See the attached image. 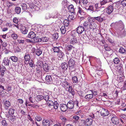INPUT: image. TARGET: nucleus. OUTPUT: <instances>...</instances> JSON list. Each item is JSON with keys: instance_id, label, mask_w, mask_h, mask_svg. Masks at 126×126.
I'll list each match as a JSON object with an SVG mask.
<instances>
[{"instance_id": "f257e3e1", "label": "nucleus", "mask_w": 126, "mask_h": 126, "mask_svg": "<svg viewBox=\"0 0 126 126\" xmlns=\"http://www.w3.org/2000/svg\"><path fill=\"white\" fill-rule=\"evenodd\" d=\"M110 26L115 28V32L117 34L118 36L120 34L122 31L124 29L125 27L123 23L121 20L115 23H112L110 24Z\"/></svg>"}, {"instance_id": "f03ea898", "label": "nucleus", "mask_w": 126, "mask_h": 126, "mask_svg": "<svg viewBox=\"0 0 126 126\" xmlns=\"http://www.w3.org/2000/svg\"><path fill=\"white\" fill-rule=\"evenodd\" d=\"M79 102L77 100L75 101L70 100L68 102L67 105L68 109L70 110L74 109L78 110L79 109Z\"/></svg>"}, {"instance_id": "7ed1b4c3", "label": "nucleus", "mask_w": 126, "mask_h": 126, "mask_svg": "<svg viewBox=\"0 0 126 126\" xmlns=\"http://www.w3.org/2000/svg\"><path fill=\"white\" fill-rule=\"evenodd\" d=\"M66 54L67 60H69L68 63L69 67L71 68H73L74 66L75 61L73 59L72 55L68 51L66 52Z\"/></svg>"}, {"instance_id": "20e7f679", "label": "nucleus", "mask_w": 126, "mask_h": 126, "mask_svg": "<svg viewBox=\"0 0 126 126\" xmlns=\"http://www.w3.org/2000/svg\"><path fill=\"white\" fill-rule=\"evenodd\" d=\"M88 21L90 22L89 28L90 29H93V30H95L97 28V25L94 22V20L91 17H89L87 18Z\"/></svg>"}, {"instance_id": "39448f33", "label": "nucleus", "mask_w": 126, "mask_h": 126, "mask_svg": "<svg viewBox=\"0 0 126 126\" xmlns=\"http://www.w3.org/2000/svg\"><path fill=\"white\" fill-rule=\"evenodd\" d=\"M46 102L48 106H53V107L55 109H57L59 107V104L57 101H55L54 103L51 100H48Z\"/></svg>"}, {"instance_id": "423d86ee", "label": "nucleus", "mask_w": 126, "mask_h": 126, "mask_svg": "<svg viewBox=\"0 0 126 126\" xmlns=\"http://www.w3.org/2000/svg\"><path fill=\"white\" fill-rule=\"evenodd\" d=\"M28 37L31 39H33L35 42L37 43V39L36 37L35 34L33 32H31L29 33Z\"/></svg>"}, {"instance_id": "0eeeda50", "label": "nucleus", "mask_w": 126, "mask_h": 126, "mask_svg": "<svg viewBox=\"0 0 126 126\" xmlns=\"http://www.w3.org/2000/svg\"><path fill=\"white\" fill-rule=\"evenodd\" d=\"M113 4H111L108 6L107 8L106 12L109 15L112 14L113 10Z\"/></svg>"}, {"instance_id": "6e6552de", "label": "nucleus", "mask_w": 126, "mask_h": 126, "mask_svg": "<svg viewBox=\"0 0 126 126\" xmlns=\"http://www.w3.org/2000/svg\"><path fill=\"white\" fill-rule=\"evenodd\" d=\"M49 40V38L46 37H42L41 38L37 39V43L41 42L42 43L47 42Z\"/></svg>"}, {"instance_id": "1a4fd4ad", "label": "nucleus", "mask_w": 126, "mask_h": 126, "mask_svg": "<svg viewBox=\"0 0 126 126\" xmlns=\"http://www.w3.org/2000/svg\"><path fill=\"white\" fill-rule=\"evenodd\" d=\"M101 114L103 116H108L109 114V112L105 108H102L101 111Z\"/></svg>"}, {"instance_id": "9d476101", "label": "nucleus", "mask_w": 126, "mask_h": 126, "mask_svg": "<svg viewBox=\"0 0 126 126\" xmlns=\"http://www.w3.org/2000/svg\"><path fill=\"white\" fill-rule=\"evenodd\" d=\"M111 121L114 125H117L119 124V121L118 119L116 116L112 117L111 119Z\"/></svg>"}, {"instance_id": "9b49d317", "label": "nucleus", "mask_w": 126, "mask_h": 126, "mask_svg": "<svg viewBox=\"0 0 126 126\" xmlns=\"http://www.w3.org/2000/svg\"><path fill=\"white\" fill-rule=\"evenodd\" d=\"M91 18H92L94 19V21L95 20H96L99 23H100L102 22L103 21L104 18V17H102L101 16L93 17H91Z\"/></svg>"}, {"instance_id": "f8f14e48", "label": "nucleus", "mask_w": 126, "mask_h": 126, "mask_svg": "<svg viewBox=\"0 0 126 126\" xmlns=\"http://www.w3.org/2000/svg\"><path fill=\"white\" fill-rule=\"evenodd\" d=\"M32 50L34 52L35 51L36 54L38 56H40L42 53V51L40 48L35 49L34 48H33Z\"/></svg>"}, {"instance_id": "ddd939ff", "label": "nucleus", "mask_w": 126, "mask_h": 126, "mask_svg": "<svg viewBox=\"0 0 126 126\" xmlns=\"http://www.w3.org/2000/svg\"><path fill=\"white\" fill-rule=\"evenodd\" d=\"M46 82L47 84H50L52 83V79L50 76L47 75L46 76Z\"/></svg>"}, {"instance_id": "4468645a", "label": "nucleus", "mask_w": 126, "mask_h": 126, "mask_svg": "<svg viewBox=\"0 0 126 126\" xmlns=\"http://www.w3.org/2000/svg\"><path fill=\"white\" fill-rule=\"evenodd\" d=\"M43 68L45 72H47L49 71L50 67L48 64L45 63L43 65Z\"/></svg>"}, {"instance_id": "2eb2a0df", "label": "nucleus", "mask_w": 126, "mask_h": 126, "mask_svg": "<svg viewBox=\"0 0 126 126\" xmlns=\"http://www.w3.org/2000/svg\"><path fill=\"white\" fill-rule=\"evenodd\" d=\"M60 107L61 111L63 112L66 111L68 109L67 105L65 104H61L60 105Z\"/></svg>"}, {"instance_id": "dca6fc26", "label": "nucleus", "mask_w": 126, "mask_h": 126, "mask_svg": "<svg viewBox=\"0 0 126 126\" xmlns=\"http://www.w3.org/2000/svg\"><path fill=\"white\" fill-rule=\"evenodd\" d=\"M94 6V7L95 8L96 12H97L99 11L101 8H104L105 7L104 6H102L100 3L96 4H95Z\"/></svg>"}, {"instance_id": "f3484780", "label": "nucleus", "mask_w": 126, "mask_h": 126, "mask_svg": "<svg viewBox=\"0 0 126 126\" xmlns=\"http://www.w3.org/2000/svg\"><path fill=\"white\" fill-rule=\"evenodd\" d=\"M84 30V29L83 27L79 26L77 28V32L78 33L80 34L82 33Z\"/></svg>"}, {"instance_id": "a211bd4d", "label": "nucleus", "mask_w": 126, "mask_h": 126, "mask_svg": "<svg viewBox=\"0 0 126 126\" xmlns=\"http://www.w3.org/2000/svg\"><path fill=\"white\" fill-rule=\"evenodd\" d=\"M10 61L7 57H5L3 59L2 64L5 66H8L9 64Z\"/></svg>"}, {"instance_id": "6ab92c4d", "label": "nucleus", "mask_w": 126, "mask_h": 126, "mask_svg": "<svg viewBox=\"0 0 126 126\" xmlns=\"http://www.w3.org/2000/svg\"><path fill=\"white\" fill-rule=\"evenodd\" d=\"M93 120L90 118H88L85 121V125L87 126H90L92 124Z\"/></svg>"}, {"instance_id": "aec40b11", "label": "nucleus", "mask_w": 126, "mask_h": 126, "mask_svg": "<svg viewBox=\"0 0 126 126\" xmlns=\"http://www.w3.org/2000/svg\"><path fill=\"white\" fill-rule=\"evenodd\" d=\"M93 96L91 94L86 95L84 97L85 100L87 101H89L93 98Z\"/></svg>"}, {"instance_id": "412c9836", "label": "nucleus", "mask_w": 126, "mask_h": 126, "mask_svg": "<svg viewBox=\"0 0 126 126\" xmlns=\"http://www.w3.org/2000/svg\"><path fill=\"white\" fill-rule=\"evenodd\" d=\"M68 8L69 11L71 13H75V9L73 5L71 4L69 5Z\"/></svg>"}, {"instance_id": "4be33fe9", "label": "nucleus", "mask_w": 126, "mask_h": 126, "mask_svg": "<svg viewBox=\"0 0 126 126\" xmlns=\"http://www.w3.org/2000/svg\"><path fill=\"white\" fill-rule=\"evenodd\" d=\"M6 69L5 67L3 66H2L0 68L1 74V76L3 77L4 76V72L6 70Z\"/></svg>"}, {"instance_id": "5701e85b", "label": "nucleus", "mask_w": 126, "mask_h": 126, "mask_svg": "<svg viewBox=\"0 0 126 126\" xmlns=\"http://www.w3.org/2000/svg\"><path fill=\"white\" fill-rule=\"evenodd\" d=\"M3 104L6 109H7L8 107H10L11 104L10 102L7 100H6L4 101L3 102Z\"/></svg>"}, {"instance_id": "b1692460", "label": "nucleus", "mask_w": 126, "mask_h": 126, "mask_svg": "<svg viewBox=\"0 0 126 126\" xmlns=\"http://www.w3.org/2000/svg\"><path fill=\"white\" fill-rule=\"evenodd\" d=\"M43 124L44 126H49L50 124V121L48 120H44L43 122Z\"/></svg>"}, {"instance_id": "393cba45", "label": "nucleus", "mask_w": 126, "mask_h": 126, "mask_svg": "<svg viewBox=\"0 0 126 126\" xmlns=\"http://www.w3.org/2000/svg\"><path fill=\"white\" fill-rule=\"evenodd\" d=\"M126 35V31L124 29L120 33V34H119L118 36L119 37H125Z\"/></svg>"}, {"instance_id": "a878e982", "label": "nucleus", "mask_w": 126, "mask_h": 126, "mask_svg": "<svg viewBox=\"0 0 126 126\" xmlns=\"http://www.w3.org/2000/svg\"><path fill=\"white\" fill-rule=\"evenodd\" d=\"M28 4L26 3H22L21 4V6L22 9L24 11H26L27 9L28 8Z\"/></svg>"}, {"instance_id": "bb28decb", "label": "nucleus", "mask_w": 126, "mask_h": 126, "mask_svg": "<svg viewBox=\"0 0 126 126\" xmlns=\"http://www.w3.org/2000/svg\"><path fill=\"white\" fill-rule=\"evenodd\" d=\"M62 85L65 89L68 88L70 85L68 82L66 81L63 82Z\"/></svg>"}, {"instance_id": "cd10ccee", "label": "nucleus", "mask_w": 126, "mask_h": 126, "mask_svg": "<svg viewBox=\"0 0 126 126\" xmlns=\"http://www.w3.org/2000/svg\"><path fill=\"white\" fill-rule=\"evenodd\" d=\"M68 67V64L64 62L62 64L61 67L63 69L66 70L67 69Z\"/></svg>"}, {"instance_id": "c85d7f7f", "label": "nucleus", "mask_w": 126, "mask_h": 126, "mask_svg": "<svg viewBox=\"0 0 126 126\" xmlns=\"http://www.w3.org/2000/svg\"><path fill=\"white\" fill-rule=\"evenodd\" d=\"M65 47V49L68 51H70L71 50L73 49L74 48V47L71 45L66 46Z\"/></svg>"}, {"instance_id": "c756f323", "label": "nucleus", "mask_w": 126, "mask_h": 126, "mask_svg": "<svg viewBox=\"0 0 126 126\" xmlns=\"http://www.w3.org/2000/svg\"><path fill=\"white\" fill-rule=\"evenodd\" d=\"M96 72L97 74L100 76L102 75L103 74L102 70L101 68L97 69L96 71Z\"/></svg>"}, {"instance_id": "7c9ffc66", "label": "nucleus", "mask_w": 126, "mask_h": 126, "mask_svg": "<svg viewBox=\"0 0 126 126\" xmlns=\"http://www.w3.org/2000/svg\"><path fill=\"white\" fill-rule=\"evenodd\" d=\"M78 13L80 15H83L84 14L83 10L80 7H78Z\"/></svg>"}, {"instance_id": "2f4dec72", "label": "nucleus", "mask_w": 126, "mask_h": 126, "mask_svg": "<svg viewBox=\"0 0 126 126\" xmlns=\"http://www.w3.org/2000/svg\"><path fill=\"white\" fill-rule=\"evenodd\" d=\"M77 41L76 38L75 37H73L71 39L70 43L72 44H74L77 43Z\"/></svg>"}, {"instance_id": "473e14b6", "label": "nucleus", "mask_w": 126, "mask_h": 126, "mask_svg": "<svg viewBox=\"0 0 126 126\" xmlns=\"http://www.w3.org/2000/svg\"><path fill=\"white\" fill-rule=\"evenodd\" d=\"M25 60V61H29L30 59V57L28 53H26L25 55L24 56Z\"/></svg>"}, {"instance_id": "72a5a7b5", "label": "nucleus", "mask_w": 126, "mask_h": 126, "mask_svg": "<svg viewBox=\"0 0 126 126\" xmlns=\"http://www.w3.org/2000/svg\"><path fill=\"white\" fill-rule=\"evenodd\" d=\"M96 65L97 67L100 68L101 66V63L99 59H97L96 60Z\"/></svg>"}, {"instance_id": "f704fd0d", "label": "nucleus", "mask_w": 126, "mask_h": 126, "mask_svg": "<svg viewBox=\"0 0 126 126\" xmlns=\"http://www.w3.org/2000/svg\"><path fill=\"white\" fill-rule=\"evenodd\" d=\"M21 11V8L19 7H16L15 9V11L17 14H19L20 13Z\"/></svg>"}, {"instance_id": "c9c22d12", "label": "nucleus", "mask_w": 126, "mask_h": 126, "mask_svg": "<svg viewBox=\"0 0 126 126\" xmlns=\"http://www.w3.org/2000/svg\"><path fill=\"white\" fill-rule=\"evenodd\" d=\"M45 93V94H44V96H43V97H44L43 99H44L46 102H47V101L48 100L49 97L48 94L46 93Z\"/></svg>"}, {"instance_id": "e433bc0d", "label": "nucleus", "mask_w": 126, "mask_h": 126, "mask_svg": "<svg viewBox=\"0 0 126 126\" xmlns=\"http://www.w3.org/2000/svg\"><path fill=\"white\" fill-rule=\"evenodd\" d=\"M10 58L11 60L13 62H16L18 61V58L15 56H11Z\"/></svg>"}, {"instance_id": "4c0bfd02", "label": "nucleus", "mask_w": 126, "mask_h": 126, "mask_svg": "<svg viewBox=\"0 0 126 126\" xmlns=\"http://www.w3.org/2000/svg\"><path fill=\"white\" fill-rule=\"evenodd\" d=\"M44 63L43 62L41 61H38L36 63V65L37 67H41Z\"/></svg>"}, {"instance_id": "58836bf2", "label": "nucleus", "mask_w": 126, "mask_h": 126, "mask_svg": "<svg viewBox=\"0 0 126 126\" xmlns=\"http://www.w3.org/2000/svg\"><path fill=\"white\" fill-rule=\"evenodd\" d=\"M125 78V76L123 75H120L118 77V81L119 82L122 81Z\"/></svg>"}, {"instance_id": "ea45409f", "label": "nucleus", "mask_w": 126, "mask_h": 126, "mask_svg": "<svg viewBox=\"0 0 126 126\" xmlns=\"http://www.w3.org/2000/svg\"><path fill=\"white\" fill-rule=\"evenodd\" d=\"M120 59L118 57H115L113 60V62L115 64H118L120 63Z\"/></svg>"}, {"instance_id": "a19ab883", "label": "nucleus", "mask_w": 126, "mask_h": 126, "mask_svg": "<svg viewBox=\"0 0 126 126\" xmlns=\"http://www.w3.org/2000/svg\"><path fill=\"white\" fill-rule=\"evenodd\" d=\"M69 20H68V19H65L64 20L63 23L65 26L67 27L69 25Z\"/></svg>"}, {"instance_id": "79ce46f5", "label": "nucleus", "mask_w": 126, "mask_h": 126, "mask_svg": "<svg viewBox=\"0 0 126 126\" xmlns=\"http://www.w3.org/2000/svg\"><path fill=\"white\" fill-rule=\"evenodd\" d=\"M109 2V0H102L101 1L100 4L101 6H103V5Z\"/></svg>"}, {"instance_id": "37998d69", "label": "nucleus", "mask_w": 126, "mask_h": 126, "mask_svg": "<svg viewBox=\"0 0 126 126\" xmlns=\"http://www.w3.org/2000/svg\"><path fill=\"white\" fill-rule=\"evenodd\" d=\"M64 55V54L62 51L61 50L58 52V56L60 58H62Z\"/></svg>"}, {"instance_id": "c03bdc74", "label": "nucleus", "mask_w": 126, "mask_h": 126, "mask_svg": "<svg viewBox=\"0 0 126 126\" xmlns=\"http://www.w3.org/2000/svg\"><path fill=\"white\" fill-rule=\"evenodd\" d=\"M60 29L62 33L64 34L66 32V29L65 26H62Z\"/></svg>"}, {"instance_id": "a18cd8bd", "label": "nucleus", "mask_w": 126, "mask_h": 126, "mask_svg": "<svg viewBox=\"0 0 126 126\" xmlns=\"http://www.w3.org/2000/svg\"><path fill=\"white\" fill-rule=\"evenodd\" d=\"M75 19V18L74 16L72 15H70L68 16V20L69 21L71 20H73Z\"/></svg>"}, {"instance_id": "49530a36", "label": "nucleus", "mask_w": 126, "mask_h": 126, "mask_svg": "<svg viewBox=\"0 0 126 126\" xmlns=\"http://www.w3.org/2000/svg\"><path fill=\"white\" fill-rule=\"evenodd\" d=\"M90 23L89 21L84 22L83 23V25L84 27L85 28H87L90 25Z\"/></svg>"}, {"instance_id": "de8ad7c7", "label": "nucleus", "mask_w": 126, "mask_h": 126, "mask_svg": "<svg viewBox=\"0 0 126 126\" xmlns=\"http://www.w3.org/2000/svg\"><path fill=\"white\" fill-rule=\"evenodd\" d=\"M11 36L14 40L16 39L18 37V36L15 33H12L11 34Z\"/></svg>"}, {"instance_id": "09e8293b", "label": "nucleus", "mask_w": 126, "mask_h": 126, "mask_svg": "<svg viewBox=\"0 0 126 126\" xmlns=\"http://www.w3.org/2000/svg\"><path fill=\"white\" fill-rule=\"evenodd\" d=\"M121 4L124 7L126 6V0H122L120 1Z\"/></svg>"}, {"instance_id": "8fccbe9b", "label": "nucleus", "mask_w": 126, "mask_h": 126, "mask_svg": "<svg viewBox=\"0 0 126 126\" xmlns=\"http://www.w3.org/2000/svg\"><path fill=\"white\" fill-rule=\"evenodd\" d=\"M87 10H91L94 12H96V10H95V8L94 7V6H93V5L90 6L89 8L87 9Z\"/></svg>"}, {"instance_id": "3c124183", "label": "nucleus", "mask_w": 126, "mask_h": 126, "mask_svg": "<svg viewBox=\"0 0 126 126\" xmlns=\"http://www.w3.org/2000/svg\"><path fill=\"white\" fill-rule=\"evenodd\" d=\"M54 52H58L59 51V48L57 47H55L52 48Z\"/></svg>"}, {"instance_id": "603ef678", "label": "nucleus", "mask_w": 126, "mask_h": 126, "mask_svg": "<svg viewBox=\"0 0 126 126\" xmlns=\"http://www.w3.org/2000/svg\"><path fill=\"white\" fill-rule=\"evenodd\" d=\"M72 80L73 83H76L78 81V79L76 76H74L72 78Z\"/></svg>"}, {"instance_id": "864d4df0", "label": "nucleus", "mask_w": 126, "mask_h": 126, "mask_svg": "<svg viewBox=\"0 0 126 126\" xmlns=\"http://www.w3.org/2000/svg\"><path fill=\"white\" fill-rule=\"evenodd\" d=\"M36 98L39 101L43 99L44 97L42 95H38L37 96Z\"/></svg>"}, {"instance_id": "5fc2aeb1", "label": "nucleus", "mask_w": 126, "mask_h": 126, "mask_svg": "<svg viewBox=\"0 0 126 126\" xmlns=\"http://www.w3.org/2000/svg\"><path fill=\"white\" fill-rule=\"evenodd\" d=\"M53 38L55 40L57 39L59 37L58 33H55L53 35Z\"/></svg>"}, {"instance_id": "6e6d98bb", "label": "nucleus", "mask_w": 126, "mask_h": 126, "mask_svg": "<svg viewBox=\"0 0 126 126\" xmlns=\"http://www.w3.org/2000/svg\"><path fill=\"white\" fill-rule=\"evenodd\" d=\"M14 113V110L13 109L11 108L9 109V113L10 115L13 114Z\"/></svg>"}, {"instance_id": "4d7b16f0", "label": "nucleus", "mask_w": 126, "mask_h": 126, "mask_svg": "<svg viewBox=\"0 0 126 126\" xmlns=\"http://www.w3.org/2000/svg\"><path fill=\"white\" fill-rule=\"evenodd\" d=\"M6 4L7 6L9 7H11L13 5H15L14 3L10 2H7Z\"/></svg>"}, {"instance_id": "13d9d810", "label": "nucleus", "mask_w": 126, "mask_h": 126, "mask_svg": "<svg viewBox=\"0 0 126 126\" xmlns=\"http://www.w3.org/2000/svg\"><path fill=\"white\" fill-rule=\"evenodd\" d=\"M21 32L23 34H25L27 33L28 30L26 29L25 27H24V28H23L21 30Z\"/></svg>"}, {"instance_id": "bf43d9fd", "label": "nucleus", "mask_w": 126, "mask_h": 126, "mask_svg": "<svg viewBox=\"0 0 126 126\" xmlns=\"http://www.w3.org/2000/svg\"><path fill=\"white\" fill-rule=\"evenodd\" d=\"M29 64L30 67H34V64L32 60H31L29 61Z\"/></svg>"}, {"instance_id": "052dcab7", "label": "nucleus", "mask_w": 126, "mask_h": 126, "mask_svg": "<svg viewBox=\"0 0 126 126\" xmlns=\"http://www.w3.org/2000/svg\"><path fill=\"white\" fill-rule=\"evenodd\" d=\"M93 97V96H95L98 95L97 92V91H94L93 90L91 91Z\"/></svg>"}, {"instance_id": "680f3d73", "label": "nucleus", "mask_w": 126, "mask_h": 126, "mask_svg": "<svg viewBox=\"0 0 126 126\" xmlns=\"http://www.w3.org/2000/svg\"><path fill=\"white\" fill-rule=\"evenodd\" d=\"M76 32L75 31H73L71 32V35L73 37H75L76 36Z\"/></svg>"}, {"instance_id": "e2e57ef3", "label": "nucleus", "mask_w": 126, "mask_h": 126, "mask_svg": "<svg viewBox=\"0 0 126 126\" xmlns=\"http://www.w3.org/2000/svg\"><path fill=\"white\" fill-rule=\"evenodd\" d=\"M52 17V16H51L50 14H48L46 15L45 18L46 19H47L51 18Z\"/></svg>"}, {"instance_id": "0e129e2a", "label": "nucleus", "mask_w": 126, "mask_h": 126, "mask_svg": "<svg viewBox=\"0 0 126 126\" xmlns=\"http://www.w3.org/2000/svg\"><path fill=\"white\" fill-rule=\"evenodd\" d=\"M125 49L123 47H121L120 48L119 50V51L121 53H123L125 52Z\"/></svg>"}, {"instance_id": "69168bd1", "label": "nucleus", "mask_w": 126, "mask_h": 126, "mask_svg": "<svg viewBox=\"0 0 126 126\" xmlns=\"http://www.w3.org/2000/svg\"><path fill=\"white\" fill-rule=\"evenodd\" d=\"M16 119V117L15 116L11 115L10 118V120L12 121H14Z\"/></svg>"}, {"instance_id": "338daca9", "label": "nucleus", "mask_w": 126, "mask_h": 126, "mask_svg": "<svg viewBox=\"0 0 126 126\" xmlns=\"http://www.w3.org/2000/svg\"><path fill=\"white\" fill-rule=\"evenodd\" d=\"M35 118L36 120L38 121H41L42 120V118L39 116H37L35 117Z\"/></svg>"}, {"instance_id": "774afa93", "label": "nucleus", "mask_w": 126, "mask_h": 126, "mask_svg": "<svg viewBox=\"0 0 126 126\" xmlns=\"http://www.w3.org/2000/svg\"><path fill=\"white\" fill-rule=\"evenodd\" d=\"M2 124L4 126H6L7 125V123L6 121L5 120H3L1 122Z\"/></svg>"}]
</instances>
